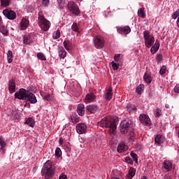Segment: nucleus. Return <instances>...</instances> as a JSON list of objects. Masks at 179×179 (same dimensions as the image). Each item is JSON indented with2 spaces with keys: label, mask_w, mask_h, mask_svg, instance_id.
I'll return each mask as SVG.
<instances>
[{
  "label": "nucleus",
  "mask_w": 179,
  "mask_h": 179,
  "mask_svg": "<svg viewBox=\"0 0 179 179\" xmlns=\"http://www.w3.org/2000/svg\"><path fill=\"white\" fill-rule=\"evenodd\" d=\"M0 146H1V149H3V148L6 146V143L1 137H0Z\"/></svg>",
  "instance_id": "obj_44"
},
{
  "label": "nucleus",
  "mask_w": 179,
  "mask_h": 179,
  "mask_svg": "<svg viewBox=\"0 0 179 179\" xmlns=\"http://www.w3.org/2000/svg\"><path fill=\"white\" fill-rule=\"evenodd\" d=\"M111 64H112V69H113V71L118 70L120 64H117V63H115L114 62H112Z\"/></svg>",
  "instance_id": "obj_41"
},
{
  "label": "nucleus",
  "mask_w": 179,
  "mask_h": 179,
  "mask_svg": "<svg viewBox=\"0 0 179 179\" xmlns=\"http://www.w3.org/2000/svg\"><path fill=\"white\" fill-rule=\"evenodd\" d=\"M16 89V83L15 80L11 79L8 81V90H15Z\"/></svg>",
  "instance_id": "obj_23"
},
{
  "label": "nucleus",
  "mask_w": 179,
  "mask_h": 179,
  "mask_svg": "<svg viewBox=\"0 0 179 179\" xmlns=\"http://www.w3.org/2000/svg\"><path fill=\"white\" fill-rule=\"evenodd\" d=\"M77 113L78 115H80L81 117L83 115H85V105L83 104H78L77 108Z\"/></svg>",
  "instance_id": "obj_19"
},
{
  "label": "nucleus",
  "mask_w": 179,
  "mask_h": 179,
  "mask_svg": "<svg viewBox=\"0 0 179 179\" xmlns=\"http://www.w3.org/2000/svg\"><path fill=\"white\" fill-rule=\"evenodd\" d=\"M143 80L145 83H152V76L148 73H145L143 76Z\"/></svg>",
  "instance_id": "obj_26"
},
{
  "label": "nucleus",
  "mask_w": 179,
  "mask_h": 179,
  "mask_svg": "<svg viewBox=\"0 0 179 179\" xmlns=\"http://www.w3.org/2000/svg\"><path fill=\"white\" fill-rule=\"evenodd\" d=\"M59 37H61V32L59 31V30H57L55 32H53L52 34V38L54 40H57V38H59Z\"/></svg>",
  "instance_id": "obj_30"
},
{
  "label": "nucleus",
  "mask_w": 179,
  "mask_h": 179,
  "mask_svg": "<svg viewBox=\"0 0 179 179\" xmlns=\"http://www.w3.org/2000/svg\"><path fill=\"white\" fill-rule=\"evenodd\" d=\"M179 17V9H178L172 15V19H177Z\"/></svg>",
  "instance_id": "obj_46"
},
{
  "label": "nucleus",
  "mask_w": 179,
  "mask_h": 179,
  "mask_svg": "<svg viewBox=\"0 0 179 179\" xmlns=\"http://www.w3.org/2000/svg\"><path fill=\"white\" fill-rule=\"evenodd\" d=\"M135 110H136V106H135V105H133L131 103L127 104V110L129 113H132V112L135 111Z\"/></svg>",
  "instance_id": "obj_28"
},
{
  "label": "nucleus",
  "mask_w": 179,
  "mask_h": 179,
  "mask_svg": "<svg viewBox=\"0 0 179 179\" xmlns=\"http://www.w3.org/2000/svg\"><path fill=\"white\" fill-rule=\"evenodd\" d=\"M134 128V121L129 118H126L120 123V131L125 135L129 129Z\"/></svg>",
  "instance_id": "obj_2"
},
{
  "label": "nucleus",
  "mask_w": 179,
  "mask_h": 179,
  "mask_svg": "<svg viewBox=\"0 0 179 179\" xmlns=\"http://www.w3.org/2000/svg\"><path fill=\"white\" fill-rule=\"evenodd\" d=\"M87 111H89V113H91L92 114H94L97 110H99V106L96 105H90L86 106Z\"/></svg>",
  "instance_id": "obj_17"
},
{
  "label": "nucleus",
  "mask_w": 179,
  "mask_h": 179,
  "mask_svg": "<svg viewBox=\"0 0 179 179\" xmlns=\"http://www.w3.org/2000/svg\"><path fill=\"white\" fill-rule=\"evenodd\" d=\"M42 3L43 6H48L50 5V0H43Z\"/></svg>",
  "instance_id": "obj_47"
},
{
  "label": "nucleus",
  "mask_w": 179,
  "mask_h": 179,
  "mask_svg": "<svg viewBox=\"0 0 179 179\" xmlns=\"http://www.w3.org/2000/svg\"><path fill=\"white\" fill-rule=\"evenodd\" d=\"M24 44H30L31 43V39L30 38L29 35H25L24 36Z\"/></svg>",
  "instance_id": "obj_33"
},
{
  "label": "nucleus",
  "mask_w": 179,
  "mask_h": 179,
  "mask_svg": "<svg viewBox=\"0 0 179 179\" xmlns=\"http://www.w3.org/2000/svg\"><path fill=\"white\" fill-rule=\"evenodd\" d=\"M165 107H166V108H170V105H169V104H165Z\"/></svg>",
  "instance_id": "obj_56"
},
{
  "label": "nucleus",
  "mask_w": 179,
  "mask_h": 179,
  "mask_svg": "<svg viewBox=\"0 0 179 179\" xmlns=\"http://www.w3.org/2000/svg\"><path fill=\"white\" fill-rule=\"evenodd\" d=\"M136 92H137L138 94H142V93H143V91H142V90H137Z\"/></svg>",
  "instance_id": "obj_55"
},
{
  "label": "nucleus",
  "mask_w": 179,
  "mask_h": 179,
  "mask_svg": "<svg viewBox=\"0 0 179 179\" xmlns=\"http://www.w3.org/2000/svg\"><path fill=\"white\" fill-rule=\"evenodd\" d=\"M55 157L57 158L61 157V155H62V152L61 151V148H57L55 150Z\"/></svg>",
  "instance_id": "obj_35"
},
{
  "label": "nucleus",
  "mask_w": 179,
  "mask_h": 179,
  "mask_svg": "<svg viewBox=\"0 0 179 179\" xmlns=\"http://www.w3.org/2000/svg\"><path fill=\"white\" fill-rule=\"evenodd\" d=\"M3 15L9 19V20H14L16 19V13L14 10L6 9L3 10Z\"/></svg>",
  "instance_id": "obj_8"
},
{
  "label": "nucleus",
  "mask_w": 179,
  "mask_h": 179,
  "mask_svg": "<svg viewBox=\"0 0 179 179\" xmlns=\"http://www.w3.org/2000/svg\"><path fill=\"white\" fill-rule=\"evenodd\" d=\"M20 90H26L25 89L21 88Z\"/></svg>",
  "instance_id": "obj_60"
},
{
  "label": "nucleus",
  "mask_w": 179,
  "mask_h": 179,
  "mask_svg": "<svg viewBox=\"0 0 179 179\" xmlns=\"http://www.w3.org/2000/svg\"><path fill=\"white\" fill-rule=\"evenodd\" d=\"M27 92V90L17 91L15 94V99H18L19 100H25Z\"/></svg>",
  "instance_id": "obj_11"
},
{
  "label": "nucleus",
  "mask_w": 179,
  "mask_h": 179,
  "mask_svg": "<svg viewBox=\"0 0 179 179\" xmlns=\"http://www.w3.org/2000/svg\"><path fill=\"white\" fill-rule=\"evenodd\" d=\"M96 99V96L93 93H90L86 95L85 103H92L93 100Z\"/></svg>",
  "instance_id": "obj_20"
},
{
  "label": "nucleus",
  "mask_w": 179,
  "mask_h": 179,
  "mask_svg": "<svg viewBox=\"0 0 179 179\" xmlns=\"http://www.w3.org/2000/svg\"><path fill=\"white\" fill-rule=\"evenodd\" d=\"M143 38L145 40V45L146 47L150 48L155 43V37L150 35V31L149 30H145L143 31Z\"/></svg>",
  "instance_id": "obj_4"
},
{
  "label": "nucleus",
  "mask_w": 179,
  "mask_h": 179,
  "mask_svg": "<svg viewBox=\"0 0 179 179\" xmlns=\"http://www.w3.org/2000/svg\"><path fill=\"white\" fill-rule=\"evenodd\" d=\"M120 56H121L120 54H116L115 55L114 59H115V62H118V58H120Z\"/></svg>",
  "instance_id": "obj_50"
},
{
  "label": "nucleus",
  "mask_w": 179,
  "mask_h": 179,
  "mask_svg": "<svg viewBox=\"0 0 179 179\" xmlns=\"http://www.w3.org/2000/svg\"><path fill=\"white\" fill-rule=\"evenodd\" d=\"M44 99H45V100H47L48 101H50V100H51V95H50V94L45 95V96H44Z\"/></svg>",
  "instance_id": "obj_51"
},
{
  "label": "nucleus",
  "mask_w": 179,
  "mask_h": 179,
  "mask_svg": "<svg viewBox=\"0 0 179 179\" xmlns=\"http://www.w3.org/2000/svg\"><path fill=\"white\" fill-rule=\"evenodd\" d=\"M155 142L157 145H160V143H163V136L157 135L155 138Z\"/></svg>",
  "instance_id": "obj_27"
},
{
  "label": "nucleus",
  "mask_w": 179,
  "mask_h": 179,
  "mask_svg": "<svg viewBox=\"0 0 179 179\" xmlns=\"http://www.w3.org/2000/svg\"><path fill=\"white\" fill-rule=\"evenodd\" d=\"M66 178H68V176H66L65 173H62L59 177V179H66Z\"/></svg>",
  "instance_id": "obj_49"
},
{
  "label": "nucleus",
  "mask_w": 179,
  "mask_h": 179,
  "mask_svg": "<svg viewBox=\"0 0 179 179\" xmlns=\"http://www.w3.org/2000/svg\"><path fill=\"white\" fill-rule=\"evenodd\" d=\"M99 127L101 128H109V133L110 135H115L117 131V124L115 121L113 120L110 117H107L101 119V120L98 122Z\"/></svg>",
  "instance_id": "obj_1"
},
{
  "label": "nucleus",
  "mask_w": 179,
  "mask_h": 179,
  "mask_svg": "<svg viewBox=\"0 0 179 179\" xmlns=\"http://www.w3.org/2000/svg\"><path fill=\"white\" fill-rule=\"evenodd\" d=\"M72 121L73 120V118L71 117Z\"/></svg>",
  "instance_id": "obj_63"
},
{
  "label": "nucleus",
  "mask_w": 179,
  "mask_h": 179,
  "mask_svg": "<svg viewBox=\"0 0 179 179\" xmlns=\"http://www.w3.org/2000/svg\"><path fill=\"white\" fill-rule=\"evenodd\" d=\"M57 2L59 5H62L65 2V0H57Z\"/></svg>",
  "instance_id": "obj_53"
},
{
  "label": "nucleus",
  "mask_w": 179,
  "mask_h": 179,
  "mask_svg": "<svg viewBox=\"0 0 179 179\" xmlns=\"http://www.w3.org/2000/svg\"><path fill=\"white\" fill-rule=\"evenodd\" d=\"M59 143L61 144V140L59 141Z\"/></svg>",
  "instance_id": "obj_62"
},
{
  "label": "nucleus",
  "mask_w": 179,
  "mask_h": 179,
  "mask_svg": "<svg viewBox=\"0 0 179 179\" xmlns=\"http://www.w3.org/2000/svg\"><path fill=\"white\" fill-rule=\"evenodd\" d=\"M174 90H179V84H177V85L175 86Z\"/></svg>",
  "instance_id": "obj_54"
},
{
  "label": "nucleus",
  "mask_w": 179,
  "mask_h": 179,
  "mask_svg": "<svg viewBox=\"0 0 179 179\" xmlns=\"http://www.w3.org/2000/svg\"><path fill=\"white\" fill-rule=\"evenodd\" d=\"M117 33H120V34H129L131 31V27H129V26L117 27Z\"/></svg>",
  "instance_id": "obj_12"
},
{
  "label": "nucleus",
  "mask_w": 179,
  "mask_h": 179,
  "mask_svg": "<svg viewBox=\"0 0 179 179\" xmlns=\"http://www.w3.org/2000/svg\"><path fill=\"white\" fill-rule=\"evenodd\" d=\"M118 153H122V152H125V150H128V146L125 145L124 143L122 142L119 143L117 149Z\"/></svg>",
  "instance_id": "obj_16"
},
{
  "label": "nucleus",
  "mask_w": 179,
  "mask_h": 179,
  "mask_svg": "<svg viewBox=\"0 0 179 179\" xmlns=\"http://www.w3.org/2000/svg\"><path fill=\"white\" fill-rule=\"evenodd\" d=\"M2 21V17L0 16V22Z\"/></svg>",
  "instance_id": "obj_59"
},
{
  "label": "nucleus",
  "mask_w": 179,
  "mask_h": 179,
  "mask_svg": "<svg viewBox=\"0 0 179 179\" xmlns=\"http://www.w3.org/2000/svg\"><path fill=\"white\" fill-rule=\"evenodd\" d=\"M130 156L136 163H138V155L136 154H135L134 152H131Z\"/></svg>",
  "instance_id": "obj_39"
},
{
  "label": "nucleus",
  "mask_w": 179,
  "mask_h": 179,
  "mask_svg": "<svg viewBox=\"0 0 179 179\" xmlns=\"http://www.w3.org/2000/svg\"><path fill=\"white\" fill-rule=\"evenodd\" d=\"M64 44V48H66V50H69V48H71V42H69V41H64L63 42Z\"/></svg>",
  "instance_id": "obj_36"
},
{
  "label": "nucleus",
  "mask_w": 179,
  "mask_h": 179,
  "mask_svg": "<svg viewBox=\"0 0 179 179\" xmlns=\"http://www.w3.org/2000/svg\"><path fill=\"white\" fill-rule=\"evenodd\" d=\"M71 29L73 31H76V33H78L79 31V27H78V24L73 23L71 26Z\"/></svg>",
  "instance_id": "obj_38"
},
{
  "label": "nucleus",
  "mask_w": 179,
  "mask_h": 179,
  "mask_svg": "<svg viewBox=\"0 0 179 179\" xmlns=\"http://www.w3.org/2000/svg\"><path fill=\"white\" fill-rule=\"evenodd\" d=\"M41 171L42 176L45 177V179L51 178L55 173L53 168H43Z\"/></svg>",
  "instance_id": "obj_7"
},
{
  "label": "nucleus",
  "mask_w": 179,
  "mask_h": 179,
  "mask_svg": "<svg viewBox=\"0 0 179 179\" xmlns=\"http://www.w3.org/2000/svg\"><path fill=\"white\" fill-rule=\"evenodd\" d=\"M58 53H59V57L60 58H62L63 59L64 58H65V57H66V51L63 47L59 48Z\"/></svg>",
  "instance_id": "obj_21"
},
{
  "label": "nucleus",
  "mask_w": 179,
  "mask_h": 179,
  "mask_svg": "<svg viewBox=\"0 0 179 179\" xmlns=\"http://www.w3.org/2000/svg\"><path fill=\"white\" fill-rule=\"evenodd\" d=\"M162 59H163V56L162 55H159L157 57V60L158 61V62H160V61H162Z\"/></svg>",
  "instance_id": "obj_52"
},
{
  "label": "nucleus",
  "mask_w": 179,
  "mask_h": 179,
  "mask_svg": "<svg viewBox=\"0 0 179 179\" xmlns=\"http://www.w3.org/2000/svg\"><path fill=\"white\" fill-rule=\"evenodd\" d=\"M29 27V20L22 18L20 24V30H26Z\"/></svg>",
  "instance_id": "obj_14"
},
{
  "label": "nucleus",
  "mask_w": 179,
  "mask_h": 179,
  "mask_svg": "<svg viewBox=\"0 0 179 179\" xmlns=\"http://www.w3.org/2000/svg\"><path fill=\"white\" fill-rule=\"evenodd\" d=\"M0 31L4 36H6V34H8V29L4 26L0 27Z\"/></svg>",
  "instance_id": "obj_37"
},
{
  "label": "nucleus",
  "mask_w": 179,
  "mask_h": 179,
  "mask_svg": "<svg viewBox=\"0 0 179 179\" xmlns=\"http://www.w3.org/2000/svg\"><path fill=\"white\" fill-rule=\"evenodd\" d=\"M111 179H120L118 178H112Z\"/></svg>",
  "instance_id": "obj_58"
},
{
  "label": "nucleus",
  "mask_w": 179,
  "mask_h": 179,
  "mask_svg": "<svg viewBox=\"0 0 179 179\" xmlns=\"http://www.w3.org/2000/svg\"><path fill=\"white\" fill-rule=\"evenodd\" d=\"M164 169H165L166 172H169L173 169V164L170 161H164L163 163Z\"/></svg>",
  "instance_id": "obj_18"
},
{
  "label": "nucleus",
  "mask_w": 179,
  "mask_h": 179,
  "mask_svg": "<svg viewBox=\"0 0 179 179\" xmlns=\"http://www.w3.org/2000/svg\"><path fill=\"white\" fill-rule=\"evenodd\" d=\"M1 1V6H9L10 3V0H0Z\"/></svg>",
  "instance_id": "obj_34"
},
{
  "label": "nucleus",
  "mask_w": 179,
  "mask_h": 179,
  "mask_svg": "<svg viewBox=\"0 0 179 179\" xmlns=\"http://www.w3.org/2000/svg\"><path fill=\"white\" fill-rule=\"evenodd\" d=\"M94 45L98 50H101V48H104V38L101 36H95L93 39Z\"/></svg>",
  "instance_id": "obj_5"
},
{
  "label": "nucleus",
  "mask_w": 179,
  "mask_h": 179,
  "mask_svg": "<svg viewBox=\"0 0 179 179\" xmlns=\"http://www.w3.org/2000/svg\"><path fill=\"white\" fill-rule=\"evenodd\" d=\"M67 7L69 10V12H71L73 15H75V16H79L80 15V11L79 10V7L75 2L73 1H69L67 3Z\"/></svg>",
  "instance_id": "obj_6"
},
{
  "label": "nucleus",
  "mask_w": 179,
  "mask_h": 179,
  "mask_svg": "<svg viewBox=\"0 0 179 179\" xmlns=\"http://www.w3.org/2000/svg\"><path fill=\"white\" fill-rule=\"evenodd\" d=\"M109 90H112V89L110 88V89H109Z\"/></svg>",
  "instance_id": "obj_64"
},
{
  "label": "nucleus",
  "mask_w": 179,
  "mask_h": 179,
  "mask_svg": "<svg viewBox=\"0 0 179 179\" xmlns=\"http://www.w3.org/2000/svg\"><path fill=\"white\" fill-rule=\"evenodd\" d=\"M43 169H52V162L50 160L47 161L44 164Z\"/></svg>",
  "instance_id": "obj_31"
},
{
  "label": "nucleus",
  "mask_w": 179,
  "mask_h": 179,
  "mask_svg": "<svg viewBox=\"0 0 179 179\" xmlns=\"http://www.w3.org/2000/svg\"><path fill=\"white\" fill-rule=\"evenodd\" d=\"M25 101H29L31 104H36L37 103V98H36V95L34 94L27 91V95L25 96Z\"/></svg>",
  "instance_id": "obj_10"
},
{
  "label": "nucleus",
  "mask_w": 179,
  "mask_h": 179,
  "mask_svg": "<svg viewBox=\"0 0 179 179\" xmlns=\"http://www.w3.org/2000/svg\"><path fill=\"white\" fill-rule=\"evenodd\" d=\"M143 84H140L136 89V90H143Z\"/></svg>",
  "instance_id": "obj_48"
},
{
  "label": "nucleus",
  "mask_w": 179,
  "mask_h": 179,
  "mask_svg": "<svg viewBox=\"0 0 179 179\" xmlns=\"http://www.w3.org/2000/svg\"><path fill=\"white\" fill-rule=\"evenodd\" d=\"M126 163H128V164H134V160L131 159V157H127L125 158Z\"/></svg>",
  "instance_id": "obj_45"
},
{
  "label": "nucleus",
  "mask_w": 179,
  "mask_h": 179,
  "mask_svg": "<svg viewBox=\"0 0 179 179\" xmlns=\"http://www.w3.org/2000/svg\"><path fill=\"white\" fill-rule=\"evenodd\" d=\"M138 15L139 16V17H142L143 19H145L146 15L145 14V10H143V8H140L138 10Z\"/></svg>",
  "instance_id": "obj_32"
},
{
  "label": "nucleus",
  "mask_w": 179,
  "mask_h": 179,
  "mask_svg": "<svg viewBox=\"0 0 179 179\" xmlns=\"http://www.w3.org/2000/svg\"><path fill=\"white\" fill-rule=\"evenodd\" d=\"M7 61L8 64H12V62H13V53L10 50L8 51Z\"/></svg>",
  "instance_id": "obj_24"
},
{
  "label": "nucleus",
  "mask_w": 179,
  "mask_h": 179,
  "mask_svg": "<svg viewBox=\"0 0 179 179\" xmlns=\"http://www.w3.org/2000/svg\"><path fill=\"white\" fill-rule=\"evenodd\" d=\"M113 99V91L109 90L105 94V100L110 101Z\"/></svg>",
  "instance_id": "obj_25"
},
{
  "label": "nucleus",
  "mask_w": 179,
  "mask_h": 179,
  "mask_svg": "<svg viewBox=\"0 0 179 179\" xmlns=\"http://www.w3.org/2000/svg\"><path fill=\"white\" fill-rule=\"evenodd\" d=\"M160 47V43L159 42H156L155 45L151 48L150 52L152 54H156L157 51H159V48Z\"/></svg>",
  "instance_id": "obj_22"
},
{
  "label": "nucleus",
  "mask_w": 179,
  "mask_h": 179,
  "mask_svg": "<svg viewBox=\"0 0 179 179\" xmlns=\"http://www.w3.org/2000/svg\"><path fill=\"white\" fill-rule=\"evenodd\" d=\"M37 57L39 59H41V61H45V56H44V54L41 53V52H38L37 54Z\"/></svg>",
  "instance_id": "obj_40"
},
{
  "label": "nucleus",
  "mask_w": 179,
  "mask_h": 179,
  "mask_svg": "<svg viewBox=\"0 0 179 179\" xmlns=\"http://www.w3.org/2000/svg\"><path fill=\"white\" fill-rule=\"evenodd\" d=\"M176 93H179V90L175 91Z\"/></svg>",
  "instance_id": "obj_57"
},
{
  "label": "nucleus",
  "mask_w": 179,
  "mask_h": 179,
  "mask_svg": "<svg viewBox=\"0 0 179 179\" xmlns=\"http://www.w3.org/2000/svg\"><path fill=\"white\" fill-rule=\"evenodd\" d=\"M139 121L143 124V125H145V127H149L150 125V118L146 114H141L138 117Z\"/></svg>",
  "instance_id": "obj_9"
},
{
  "label": "nucleus",
  "mask_w": 179,
  "mask_h": 179,
  "mask_svg": "<svg viewBox=\"0 0 179 179\" xmlns=\"http://www.w3.org/2000/svg\"><path fill=\"white\" fill-rule=\"evenodd\" d=\"M38 24L41 30H43V31H48L50 27H51V22L45 19V17H44V15H38Z\"/></svg>",
  "instance_id": "obj_3"
},
{
  "label": "nucleus",
  "mask_w": 179,
  "mask_h": 179,
  "mask_svg": "<svg viewBox=\"0 0 179 179\" xmlns=\"http://www.w3.org/2000/svg\"><path fill=\"white\" fill-rule=\"evenodd\" d=\"M155 117H160V115H162V109L157 108V109H155Z\"/></svg>",
  "instance_id": "obj_43"
},
{
  "label": "nucleus",
  "mask_w": 179,
  "mask_h": 179,
  "mask_svg": "<svg viewBox=\"0 0 179 179\" xmlns=\"http://www.w3.org/2000/svg\"><path fill=\"white\" fill-rule=\"evenodd\" d=\"M136 174V169L134 167H130L129 169L128 174L127 175V179H132Z\"/></svg>",
  "instance_id": "obj_15"
},
{
  "label": "nucleus",
  "mask_w": 179,
  "mask_h": 179,
  "mask_svg": "<svg viewBox=\"0 0 179 179\" xmlns=\"http://www.w3.org/2000/svg\"><path fill=\"white\" fill-rule=\"evenodd\" d=\"M26 124L33 128L34 127V119L31 117L28 118L26 121Z\"/></svg>",
  "instance_id": "obj_29"
},
{
  "label": "nucleus",
  "mask_w": 179,
  "mask_h": 179,
  "mask_svg": "<svg viewBox=\"0 0 179 179\" xmlns=\"http://www.w3.org/2000/svg\"><path fill=\"white\" fill-rule=\"evenodd\" d=\"M86 129H87V127H86V124L83 123H79L76 126V131L78 134H85V132H86Z\"/></svg>",
  "instance_id": "obj_13"
},
{
  "label": "nucleus",
  "mask_w": 179,
  "mask_h": 179,
  "mask_svg": "<svg viewBox=\"0 0 179 179\" xmlns=\"http://www.w3.org/2000/svg\"><path fill=\"white\" fill-rule=\"evenodd\" d=\"M167 71V68L166 67V66H163L161 69L159 70V73L160 75H164V73H166Z\"/></svg>",
  "instance_id": "obj_42"
},
{
  "label": "nucleus",
  "mask_w": 179,
  "mask_h": 179,
  "mask_svg": "<svg viewBox=\"0 0 179 179\" xmlns=\"http://www.w3.org/2000/svg\"><path fill=\"white\" fill-rule=\"evenodd\" d=\"M10 93H13V91H10Z\"/></svg>",
  "instance_id": "obj_61"
}]
</instances>
